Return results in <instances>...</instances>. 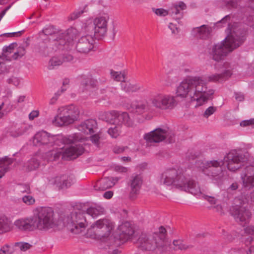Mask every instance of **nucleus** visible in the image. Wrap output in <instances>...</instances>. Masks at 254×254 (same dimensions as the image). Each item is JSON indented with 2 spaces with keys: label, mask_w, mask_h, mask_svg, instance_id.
<instances>
[{
  "label": "nucleus",
  "mask_w": 254,
  "mask_h": 254,
  "mask_svg": "<svg viewBox=\"0 0 254 254\" xmlns=\"http://www.w3.org/2000/svg\"><path fill=\"white\" fill-rule=\"evenodd\" d=\"M113 192L112 191H108L104 193L103 196L107 199H110L113 196Z\"/></svg>",
  "instance_id": "774afa93"
},
{
  "label": "nucleus",
  "mask_w": 254,
  "mask_h": 254,
  "mask_svg": "<svg viewBox=\"0 0 254 254\" xmlns=\"http://www.w3.org/2000/svg\"><path fill=\"white\" fill-rule=\"evenodd\" d=\"M142 184V179L139 175L132 176L128 183L130 190V196L133 197L139 193Z\"/></svg>",
  "instance_id": "b1692460"
},
{
  "label": "nucleus",
  "mask_w": 254,
  "mask_h": 254,
  "mask_svg": "<svg viewBox=\"0 0 254 254\" xmlns=\"http://www.w3.org/2000/svg\"><path fill=\"white\" fill-rule=\"evenodd\" d=\"M14 226L21 231H32L35 230L32 217L17 219L14 222Z\"/></svg>",
  "instance_id": "412c9836"
},
{
  "label": "nucleus",
  "mask_w": 254,
  "mask_h": 254,
  "mask_svg": "<svg viewBox=\"0 0 254 254\" xmlns=\"http://www.w3.org/2000/svg\"><path fill=\"white\" fill-rule=\"evenodd\" d=\"M121 128L118 126L115 125L114 127H110L108 130V133L113 138L117 137L120 133Z\"/></svg>",
  "instance_id": "c03bdc74"
},
{
  "label": "nucleus",
  "mask_w": 254,
  "mask_h": 254,
  "mask_svg": "<svg viewBox=\"0 0 254 254\" xmlns=\"http://www.w3.org/2000/svg\"><path fill=\"white\" fill-rule=\"evenodd\" d=\"M41 33L51 36L46 44L44 42L39 44L40 52L43 55H48L58 49L64 50L68 48L69 36L67 33L57 31L53 26L50 25L45 27Z\"/></svg>",
  "instance_id": "20e7f679"
},
{
  "label": "nucleus",
  "mask_w": 254,
  "mask_h": 254,
  "mask_svg": "<svg viewBox=\"0 0 254 254\" xmlns=\"http://www.w3.org/2000/svg\"><path fill=\"white\" fill-rule=\"evenodd\" d=\"M169 28L172 31V33L176 34L178 32V28L175 24L170 23L169 25Z\"/></svg>",
  "instance_id": "338daca9"
},
{
  "label": "nucleus",
  "mask_w": 254,
  "mask_h": 254,
  "mask_svg": "<svg viewBox=\"0 0 254 254\" xmlns=\"http://www.w3.org/2000/svg\"><path fill=\"white\" fill-rule=\"evenodd\" d=\"M174 133L167 129L158 128L144 135V139L148 143L160 142L167 138L169 142L171 143L175 141Z\"/></svg>",
  "instance_id": "f8f14e48"
},
{
  "label": "nucleus",
  "mask_w": 254,
  "mask_h": 254,
  "mask_svg": "<svg viewBox=\"0 0 254 254\" xmlns=\"http://www.w3.org/2000/svg\"><path fill=\"white\" fill-rule=\"evenodd\" d=\"M173 245L174 246V249L176 251H186L192 248V246L187 245L184 243L183 241L180 239L174 240Z\"/></svg>",
  "instance_id": "4c0bfd02"
},
{
  "label": "nucleus",
  "mask_w": 254,
  "mask_h": 254,
  "mask_svg": "<svg viewBox=\"0 0 254 254\" xmlns=\"http://www.w3.org/2000/svg\"><path fill=\"white\" fill-rule=\"evenodd\" d=\"M137 244L143 251H154L157 250L161 253L168 250L170 245L167 239V231L163 226L158 232L152 234L142 233L139 237Z\"/></svg>",
  "instance_id": "7ed1b4c3"
},
{
  "label": "nucleus",
  "mask_w": 254,
  "mask_h": 254,
  "mask_svg": "<svg viewBox=\"0 0 254 254\" xmlns=\"http://www.w3.org/2000/svg\"><path fill=\"white\" fill-rule=\"evenodd\" d=\"M96 127V121L92 119L86 120L77 127L79 131L87 134L95 132Z\"/></svg>",
  "instance_id": "bb28decb"
},
{
  "label": "nucleus",
  "mask_w": 254,
  "mask_h": 254,
  "mask_svg": "<svg viewBox=\"0 0 254 254\" xmlns=\"http://www.w3.org/2000/svg\"><path fill=\"white\" fill-rule=\"evenodd\" d=\"M94 40L91 35L81 37L76 45L77 51L81 53H87L93 48Z\"/></svg>",
  "instance_id": "aec40b11"
},
{
  "label": "nucleus",
  "mask_w": 254,
  "mask_h": 254,
  "mask_svg": "<svg viewBox=\"0 0 254 254\" xmlns=\"http://www.w3.org/2000/svg\"><path fill=\"white\" fill-rule=\"evenodd\" d=\"M102 213L103 208L101 207H90L87 209L86 212H85V215L88 214L91 216L93 218H94Z\"/></svg>",
  "instance_id": "a19ab883"
},
{
  "label": "nucleus",
  "mask_w": 254,
  "mask_h": 254,
  "mask_svg": "<svg viewBox=\"0 0 254 254\" xmlns=\"http://www.w3.org/2000/svg\"><path fill=\"white\" fill-rule=\"evenodd\" d=\"M223 165L224 161L222 160L205 162L199 161L197 162V166L201 172L217 183L221 182L223 178L224 175L221 168Z\"/></svg>",
  "instance_id": "1a4fd4ad"
},
{
  "label": "nucleus",
  "mask_w": 254,
  "mask_h": 254,
  "mask_svg": "<svg viewBox=\"0 0 254 254\" xmlns=\"http://www.w3.org/2000/svg\"><path fill=\"white\" fill-rule=\"evenodd\" d=\"M134 233L130 223L126 222L121 224L118 228V239L123 244L130 239Z\"/></svg>",
  "instance_id": "6ab92c4d"
},
{
  "label": "nucleus",
  "mask_w": 254,
  "mask_h": 254,
  "mask_svg": "<svg viewBox=\"0 0 254 254\" xmlns=\"http://www.w3.org/2000/svg\"><path fill=\"white\" fill-rule=\"evenodd\" d=\"M182 170L175 168H171L165 170L161 175L160 183L166 186H171L173 184L176 187L178 182L182 175Z\"/></svg>",
  "instance_id": "dca6fc26"
},
{
  "label": "nucleus",
  "mask_w": 254,
  "mask_h": 254,
  "mask_svg": "<svg viewBox=\"0 0 254 254\" xmlns=\"http://www.w3.org/2000/svg\"><path fill=\"white\" fill-rule=\"evenodd\" d=\"M114 169L116 171L121 173H126L127 171V168L120 165L115 166Z\"/></svg>",
  "instance_id": "69168bd1"
},
{
  "label": "nucleus",
  "mask_w": 254,
  "mask_h": 254,
  "mask_svg": "<svg viewBox=\"0 0 254 254\" xmlns=\"http://www.w3.org/2000/svg\"><path fill=\"white\" fill-rule=\"evenodd\" d=\"M254 202V190L247 197L241 196L235 199V206L231 209V214L235 221L242 224L248 223L252 213L248 205Z\"/></svg>",
  "instance_id": "39448f33"
},
{
  "label": "nucleus",
  "mask_w": 254,
  "mask_h": 254,
  "mask_svg": "<svg viewBox=\"0 0 254 254\" xmlns=\"http://www.w3.org/2000/svg\"><path fill=\"white\" fill-rule=\"evenodd\" d=\"M91 141L96 146L100 144V136L98 134H95L90 137Z\"/></svg>",
  "instance_id": "052dcab7"
},
{
  "label": "nucleus",
  "mask_w": 254,
  "mask_h": 254,
  "mask_svg": "<svg viewBox=\"0 0 254 254\" xmlns=\"http://www.w3.org/2000/svg\"><path fill=\"white\" fill-rule=\"evenodd\" d=\"M32 217L35 230L47 231L57 226L54 211L50 207L37 209Z\"/></svg>",
  "instance_id": "6e6552de"
},
{
  "label": "nucleus",
  "mask_w": 254,
  "mask_h": 254,
  "mask_svg": "<svg viewBox=\"0 0 254 254\" xmlns=\"http://www.w3.org/2000/svg\"><path fill=\"white\" fill-rule=\"evenodd\" d=\"M82 140H74L73 142L71 143L69 146H64L60 148L58 150V148H54V149L45 153L43 156V164L49 161L56 160L62 155L65 157H68L70 159H75L78 156L81 155L84 152V148L80 144H77L78 142H82Z\"/></svg>",
  "instance_id": "423d86ee"
},
{
  "label": "nucleus",
  "mask_w": 254,
  "mask_h": 254,
  "mask_svg": "<svg viewBox=\"0 0 254 254\" xmlns=\"http://www.w3.org/2000/svg\"><path fill=\"white\" fill-rule=\"evenodd\" d=\"M118 178H104L100 180L97 184L99 185V190H105L113 187L118 181Z\"/></svg>",
  "instance_id": "c85d7f7f"
},
{
  "label": "nucleus",
  "mask_w": 254,
  "mask_h": 254,
  "mask_svg": "<svg viewBox=\"0 0 254 254\" xmlns=\"http://www.w3.org/2000/svg\"><path fill=\"white\" fill-rule=\"evenodd\" d=\"M164 110L171 109L177 104V102L174 96L170 95H165Z\"/></svg>",
  "instance_id": "58836bf2"
},
{
  "label": "nucleus",
  "mask_w": 254,
  "mask_h": 254,
  "mask_svg": "<svg viewBox=\"0 0 254 254\" xmlns=\"http://www.w3.org/2000/svg\"><path fill=\"white\" fill-rule=\"evenodd\" d=\"M58 109L59 111H62L64 115L68 116L75 121L79 118L80 114L79 109L73 104L62 106Z\"/></svg>",
  "instance_id": "a878e982"
},
{
  "label": "nucleus",
  "mask_w": 254,
  "mask_h": 254,
  "mask_svg": "<svg viewBox=\"0 0 254 254\" xmlns=\"http://www.w3.org/2000/svg\"><path fill=\"white\" fill-rule=\"evenodd\" d=\"M177 188L182 190L189 192L193 195L202 193L198 183L189 175L182 174L180 181L178 182Z\"/></svg>",
  "instance_id": "4468645a"
},
{
  "label": "nucleus",
  "mask_w": 254,
  "mask_h": 254,
  "mask_svg": "<svg viewBox=\"0 0 254 254\" xmlns=\"http://www.w3.org/2000/svg\"><path fill=\"white\" fill-rule=\"evenodd\" d=\"M84 12L83 9H78L72 12L68 17V20H74L78 18Z\"/></svg>",
  "instance_id": "3c124183"
},
{
  "label": "nucleus",
  "mask_w": 254,
  "mask_h": 254,
  "mask_svg": "<svg viewBox=\"0 0 254 254\" xmlns=\"http://www.w3.org/2000/svg\"><path fill=\"white\" fill-rule=\"evenodd\" d=\"M66 226L70 232L78 234L84 232L88 225L85 212L81 210L72 211L65 219Z\"/></svg>",
  "instance_id": "9d476101"
},
{
  "label": "nucleus",
  "mask_w": 254,
  "mask_h": 254,
  "mask_svg": "<svg viewBox=\"0 0 254 254\" xmlns=\"http://www.w3.org/2000/svg\"><path fill=\"white\" fill-rule=\"evenodd\" d=\"M245 232L249 235H254V226L251 225L245 228Z\"/></svg>",
  "instance_id": "0e129e2a"
},
{
  "label": "nucleus",
  "mask_w": 254,
  "mask_h": 254,
  "mask_svg": "<svg viewBox=\"0 0 254 254\" xmlns=\"http://www.w3.org/2000/svg\"><path fill=\"white\" fill-rule=\"evenodd\" d=\"M39 112L38 110L32 111L29 115V119L31 121L33 120L35 118L39 116Z\"/></svg>",
  "instance_id": "e2e57ef3"
},
{
  "label": "nucleus",
  "mask_w": 254,
  "mask_h": 254,
  "mask_svg": "<svg viewBox=\"0 0 254 254\" xmlns=\"http://www.w3.org/2000/svg\"><path fill=\"white\" fill-rule=\"evenodd\" d=\"M127 148V146H115L113 148V151L115 153L119 154L123 153Z\"/></svg>",
  "instance_id": "bf43d9fd"
},
{
  "label": "nucleus",
  "mask_w": 254,
  "mask_h": 254,
  "mask_svg": "<svg viewBox=\"0 0 254 254\" xmlns=\"http://www.w3.org/2000/svg\"><path fill=\"white\" fill-rule=\"evenodd\" d=\"M106 121L120 127L124 125L127 127L133 126V122L127 112L112 111L106 113Z\"/></svg>",
  "instance_id": "ddd939ff"
},
{
  "label": "nucleus",
  "mask_w": 254,
  "mask_h": 254,
  "mask_svg": "<svg viewBox=\"0 0 254 254\" xmlns=\"http://www.w3.org/2000/svg\"><path fill=\"white\" fill-rule=\"evenodd\" d=\"M97 84V81L92 78L87 79L85 82L83 83V85L84 87L88 88L89 87L94 88L96 86Z\"/></svg>",
  "instance_id": "8fccbe9b"
},
{
  "label": "nucleus",
  "mask_w": 254,
  "mask_h": 254,
  "mask_svg": "<svg viewBox=\"0 0 254 254\" xmlns=\"http://www.w3.org/2000/svg\"><path fill=\"white\" fill-rule=\"evenodd\" d=\"M153 11L156 15L161 16H164L169 14V12L163 8L153 9Z\"/></svg>",
  "instance_id": "4d7b16f0"
},
{
  "label": "nucleus",
  "mask_w": 254,
  "mask_h": 254,
  "mask_svg": "<svg viewBox=\"0 0 254 254\" xmlns=\"http://www.w3.org/2000/svg\"><path fill=\"white\" fill-rule=\"evenodd\" d=\"M75 121L67 115H64L63 112L58 109V114L52 121L53 125L61 127L68 126L73 124Z\"/></svg>",
  "instance_id": "5701e85b"
},
{
  "label": "nucleus",
  "mask_w": 254,
  "mask_h": 254,
  "mask_svg": "<svg viewBox=\"0 0 254 254\" xmlns=\"http://www.w3.org/2000/svg\"><path fill=\"white\" fill-rule=\"evenodd\" d=\"M111 77L115 80L117 81L125 82L126 74L124 72L116 71L111 70L110 72Z\"/></svg>",
  "instance_id": "37998d69"
},
{
  "label": "nucleus",
  "mask_w": 254,
  "mask_h": 254,
  "mask_svg": "<svg viewBox=\"0 0 254 254\" xmlns=\"http://www.w3.org/2000/svg\"><path fill=\"white\" fill-rule=\"evenodd\" d=\"M73 59V56L67 53L55 56L49 61L48 68L49 69L52 70L56 66L61 65L64 62L71 61Z\"/></svg>",
  "instance_id": "4be33fe9"
},
{
  "label": "nucleus",
  "mask_w": 254,
  "mask_h": 254,
  "mask_svg": "<svg viewBox=\"0 0 254 254\" xmlns=\"http://www.w3.org/2000/svg\"><path fill=\"white\" fill-rule=\"evenodd\" d=\"M49 184L56 185L59 189H63L67 188L71 185V182L67 179L66 176L63 175L55 178H52L49 180Z\"/></svg>",
  "instance_id": "cd10ccee"
},
{
  "label": "nucleus",
  "mask_w": 254,
  "mask_h": 254,
  "mask_svg": "<svg viewBox=\"0 0 254 254\" xmlns=\"http://www.w3.org/2000/svg\"><path fill=\"white\" fill-rule=\"evenodd\" d=\"M65 90H66L65 88L62 87L61 90H59L56 93H55L54 95L50 99L49 104L51 105L55 104L59 97Z\"/></svg>",
  "instance_id": "49530a36"
},
{
  "label": "nucleus",
  "mask_w": 254,
  "mask_h": 254,
  "mask_svg": "<svg viewBox=\"0 0 254 254\" xmlns=\"http://www.w3.org/2000/svg\"><path fill=\"white\" fill-rule=\"evenodd\" d=\"M240 181L244 190H249L254 188V165L247 166L243 169Z\"/></svg>",
  "instance_id": "f3484780"
},
{
  "label": "nucleus",
  "mask_w": 254,
  "mask_h": 254,
  "mask_svg": "<svg viewBox=\"0 0 254 254\" xmlns=\"http://www.w3.org/2000/svg\"><path fill=\"white\" fill-rule=\"evenodd\" d=\"M17 45L16 43H12L9 45L8 47L4 48L2 50V56L0 59L3 60L5 59L6 61H10L13 60L12 56H10V54L13 53L15 47Z\"/></svg>",
  "instance_id": "c9c22d12"
},
{
  "label": "nucleus",
  "mask_w": 254,
  "mask_h": 254,
  "mask_svg": "<svg viewBox=\"0 0 254 254\" xmlns=\"http://www.w3.org/2000/svg\"><path fill=\"white\" fill-rule=\"evenodd\" d=\"M108 19L107 16H100L94 19L93 30L96 38H101L106 35Z\"/></svg>",
  "instance_id": "a211bd4d"
},
{
  "label": "nucleus",
  "mask_w": 254,
  "mask_h": 254,
  "mask_svg": "<svg viewBox=\"0 0 254 254\" xmlns=\"http://www.w3.org/2000/svg\"><path fill=\"white\" fill-rule=\"evenodd\" d=\"M231 75V71L229 69H227L221 74H216L209 76L207 77V80L208 81L212 82H222L228 79Z\"/></svg>",
  "instance_id": "2f4dec72"
},
{
  "label": "nucleus",
  "mask_w": 254,
  "mask_h": 254,
  "mask_svg": "<svg viewBox=\"0 0 254 254\" xmlns=\"http://www.w3.org/2000/svg\"><path fill=\"white\" fill-rule=\"evenodd\" d=\"M12 163V160L6 157L0 159V178L8 170L9 166Z\"/></svg>",
  "instance_id": "e433bc0d"
},
{
  "label": "nucleus",
  "mask_w": 254,
  "mask_h": 254,
  "mask_svg": "<svg viewBox=\"0 0 254 254\" xmlns=\"http://www.w3.org/2000/svg\"><path fill=\"white\" fill-rule=\"evenodd\" d=\"M230 16H225L218 23H229ZM229 33L221 42L213 45L210 48L209 54L212 59L219 62L224 59L229 53L241 46L246 39V31L237 23L233 25L228 23L227 29Z\"/></svg>",
  "instance_id": "f257e3e1"
},
{
  "label": "nucleus",
  "mask_w": 254,
  "mask_h": 254,
  "mask_svg": "<svg viewBox=\"0 0 254 254\" xmlns=\"http://www.w3.org/2000/svg\"><path fill=\"white\" fill-rule=\"evenodd\" d=\"M147 109V104L141 102H134L130 105V109L132 112L138 114H141Z\"/></svg>",
  "instance_id": "f704fd0d"
},
{
  "label": "nucleus",
  "mask_w": 254,
  "mask_h": 254,
  "mask_svg": "<svg viewBox=\"0 0 254 254\" xmlns=\"http://www.w3.org/2000/svg\"><path fill=\"white\" fill-rule=\"evenodd\" d=\"M121 87L122 90L128 93L136 92L143 88V86L139 83H131L129 81L122 83Z\"/></svg>",
  "instance_id": "c756f323"
},
{
  "label": "nucleus",
  "mask_w": 254,
  "mask_h": 254,
  "mask_svg": "<svg viewBox=\"0 0 254 254\" xmlns=\"http://www.w3.org/2000/svg\"><path fill=\"white\" fill-rule=\"evenodd\" d=\"M18 190L20 192L22 193H30V186L27 184L20 185L18 187Z\"/></svg>",
  "instance_id": "864d4df0"
},
{
  "label": "nucleus",
  "mask_w": 254,
  "mask_h": 254,
  "mask_svg": "<svg viewBox=\"0 0 254 254\" xmlns=\"http://www.w3.org/2000/svg\"><path fill=\"white\" fill-rule=\"evenodd\" d=\"M22 201L27 205H31L35 203V198L30 195H25L22 197Z\"/></svg>",
  "instance_id": "09e8293b"
},
{
  "label": "nucleus",
  "mask_w": 254,
  "mask_h": 254,
  "mask_svg": "<svg viewBox=\"0 0 254 254\" xmlns=\"http://www.w3.org/2000/svg\"><path fill=\"white\" fill-rule=\"evenodd\" d=\"M238 2V0H227L225 1L226 5L229 8H237Z\"/></svg>",
  "instance_id": "5fc2aeb1"
},
{
  "label": "nucleus",
  "mask_w": 254,
  "mask_h": 254,
  "mask_svg": "<svg viewBox=\"0 0 254 254\" xmlns=\"http://www.w3.org/2000/svg\"><path fill=\"white\" fill-rule=\"evenodd\" d=\"M206 80L200 76L184 79L177 88V96L188 98L191 101H196L201 105L214 94L213 90L208 89Z\"/></svg>",
  "instance_id": "f03ea898"
},
{
  "label": "nucleus",
  "mask_w": 254,
  "mask_h": 254,
  "mask_svg": "<svg viewBox=\"0 0 254 254\" xmlns=\"http://www.w3.org/2000/svg\"><path fill=\"white\" fill-rule=\"evenodd\" d=\"M40 164V163L37 158H32L25 164L24 167L27 171H30L38 168Z\"/></svg>",
  "instance_id": "ea45409f"
},
{
  "label": "nucleus",
  "mask_w": 254,
  "mask_h": 254,
  "mask_svg": "<svg viewBox=\"0 0 254 254\" xmlns=\"http://www.w3.org/2000/svg\"><path fill=\"white\" fill-rule=\"evenodd\" d=\"M240 126L243 127L251 126L252 127H254V119L243 121L241 122Z\"/></svg>",
  "instance_id": "13d9d810"
},
{
  "label": "nucleus",
  "mask_w": 254,
  "mask_h": 254,
  "mask_svg": "<svg viewBox=\"0 0 254 254\" xmlns=\"http://www.w3.org/2000/svg\"><path fill=\"white\" fill-rule=\"evenodd\" d=\"M12 249L8 245L3 246L0 250V254H11Z\"/></svg>",
  "instance_id": "603ef678"
},
{
  "label": "nucleus",
  "mask_w": 254,
  "mask_h": 254,
  "mask_svg": "<svg viewBox=\"0 0 254 254\" xmlns=\"http://www.w3.org/2000/svg\"><path fill=\"white\" fill-rule=\"evenodd\" d=\"M216 111V108L213 106L208 107L203 114V116L205 118H208L209 116L212 115Z\"/></svg>",
  "instance_id": "6e6d98bb"
},
{
  "label": "nucleus",
  "mask_w": 254,
  "mask_h": 254,
  "mask_svg": "<svg viewBox=\"0 0 254 254\" xmlns=\"http://www.w3.org/2000/svg\"><path fill=\"white\" fill-rule=\"evenodd\" d=\"M164 99V94H158L152 99L151 103L154 107L164 110L165 108Z\"/></svg>",
  "instance_id": "72a5a7b5"
},
{
  "label": "nucleus",
  "mask_w": 254,
  "mask_h": 254,
  "mask_svg": "<svg viewBox=\"0 0 254 254\" xmlns=\"http://www.w3.org/2000/svg\"><path fill=\"white\" fill-rule=\"evenodd\" d=\"M25 54V49L23 46H20L18 47L16 52H14V54L12 55L13 60H17L19 58H21Z\"/></svg>",
  "instance_id": "a18cd8bd"
},
{
  "label": "nucleus",
  "mask_w": 254,
  "mask_h": 254,
  "mask_svg": "<svg viewBox=\"0 0 254 254\" xmlns=\"http://www.w3.org/2000/svg\"><path fill=\"white\" fill-rule=\"evenodd\" d=\"M186 8V5L182 1H180L178 4L172 7L169 11V14H171L173 18L180 19L183 16V13L181 12L180 9L184 10Z\"/></svg>",
  "instance_id": "7c9ffc66"
},
{
  "label": "nucleus",
  "mask_w": 254,
  "mask_h": 254,
  "mask_svg": "<svg viewBox=\"0 0 254 254\" xmlns=\"http://www.w3.org/2000/svg\"><path fill=\"white\" fill-rule=\"evenodd\" d=\"M15 247L17 248L21 251L25 252L30 249L32 245L28 243L25 242H17L15 244Z\"/></svg>",
  "instance_id": "de8ad7c7"
},
{
  "label": "nucleus",
  "mask_w": 254,
  "mask_h": 254,
  "mask_svg": "<svg viewBox=\"0 0 254 254\" xmlns=\"http://www.w3.org/2000/svg\"><path fill=\"white\" fill-rule=\"evenodd\" d=\"M212 32V28L207 25H202L193 28L192 33L197 38L206 39L208 38Z\"/></svg>",
  "instance_id": "393cba45"
},
{
  "label": "nucleus",
  "mask_w": 254,
  "mask_h": 254,
  "mask_svg": "<svg viewBox=\"0 0 254 254\" xmlns=\"http://www.w3.org/2000/svg\"><path fill=\"white\" fill-rule=\"evenodd\" d=\"M234 95L235 99L238 101H243L245 99L244 95L241 92H235Z\"/></svg>",
  "instance_id": "680f3d73"
},
{
  "label": "nucleus",
  "mask_w": 254,
  "mask_h": 254,
  "mask_svg": "<svg viewBox=\"0 0 254 254\" xmlns=\"http://www.w3.org/2000/svg\"><path fill=\"white\" fill-rule=\"evenodd\" d=\"M113 228V223L108 219H100L87 230V234L93 238L101 239L108 237Z\"/></svg>",
  "instance_id": "9b49d317"
},
{
  "label": "nucleus",
  "mask_w": 254,
  "mask_h": 254,
  "mask_svg": "<svg viewBox=\"0 0 254 254\" xmlns=\"http://www.w3.org/2000/svg\"><path fill=\"white\" fill-rule=\"evenodd\" d=\"M83 139L82 137L77 133L62 137L52 135L46 131H42L35 134L33 142L35 145H47L48 147H50L58 145L60 142H62L65 145H68L73 142L74 140H83Z\"/></svg>",
  "instance_id": "0eeeda50"
},
{
  "label": "nucleus",
  "mask_w": 254,
  "mask_h": 254,
  "mask_svg": "<svg viewBox=\"0 0 254 254\" xmlns=\"http://www.w3.org/2000/svg\"><path fill=\"white\" fill-rule=\"evenodd\" d=\"M245 155L236 150H232L227 154L224 158L228 169L231 171H235L240 169L246 161Z\"/></svg>",
  "instance_id": "2eb2a0df"
},
{
  "label": "nucleus",
  "mask_w": 254,
  "mask_h": 254,
  "mask_svg": "<svg viewBox=\"0 0 254 254\" xmlns=\"http://www.w3.org/2000/svg\"><path fill=\"white\" fill-rule=\"evenodd\" d=\"M28 130V127L25 125H22L14 130L10 132V135L16 137L24 134Z\"/></svg>",
  "instance_id": "79ce46f5"
},
{
  "label": "nucleus",
  "mask_w": 254,
  "mask_h": 254,
  "mask_svg": "<svg viewBox=\"0 0 254 254\" xmlns=\"http://www.w3.org/2000/svg\"><path fill=\"white\" fill-rule=\"evenodd\" d=\"M11 225V221L5 215H0V234L10 231Z\"/></svg>",
  "instance_id": "473e14b6"
}]
</instances>
